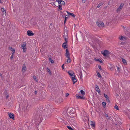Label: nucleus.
I'll list each match as a JSON object with an SVG mask.
<instances>
[{
    "mask_svg": "<svg viewBox=\"0 0 130 130\" xmlns=\"http://www.w3.org/2000/svg\"><path fill=\"white\" fill-rule=\"evenodd\" d=\"M83 121L86 124V123H88V125H89V120L88 118V116L86 114L84 115V117L83 118Z\"/></svg>",
    "mask_w": 130,
    "mask_h": 130,
    "instance_id": "1",
    "label": "nucleus"
},
{
    "mask_svg": "<svg viewBox=\"0 0 130 130\" xmlns=\"http://www.w3.org/2000/svg\"><path fill=\"white\" fill-rule=\"evenodd\" d=\"M101 53L104 56H107L108 57L109 55L110 54V52L107 50H105L104 51H102Z\"/></svg>",
    "mask_w": 130,
    "mask_h": 130,
    "instance_id": "2",
    "label": "nucleus"
},
{
    "mask_svg": "<svg viewBox=\"0 0 130 130\" xmlns=\"http://www.w3.org/2000/svg\"><path fill=\"white\" fill-rule=\"evenodd\" d=\"M70 110L69 109H68L67 110V113L68 116L69 117L72 118L73 119H74L73 117L74 114L73 113L70 112Z\"/></svg>",
    "mask_w": 130,
    "mask_h": 130,
    "instance_id": "3",
    "label": "nucleus"
},
{
    "mask_svg": "<svg viewBox=\"0 0 130 130\" xmlns=\"http://www.w3.org/2000/svg\"><path fill=\"white\" fill-rule=\"evenodd\" d=\"M23 43V44L21 45V46L23 49V52H25L26 51V43L25 42H24Z\"/></svg>",
    "mask_w": 130,
    "mask_h": 130,
    "instance_id": "4",
    "label": "nucleus"
},
{
    "mask_svg": "<svg viewBox=\"0 0 130 130\" xmlns=\"http://www.w3.org/2000/svg\"><path fill=\"white\" fill-rule=\"evenodd\" d=\"M96 24L99 27H101L104 26V24L103 22H97Z\"/></svg>",
    "mask_w": 130,
    "mask_h": 130,
    "instance_id": "5",
    "label": "nucleus"
},
{
    "mask_svg": "<svg viewBox=\"0 0 130 130\" xmlns=\"http://www.w3.org/2000/svg\"><path fill=\"white\" fill-rule=\"evenodd\" d=\"M8 115L10 118L12 119L13 120H14V115L12 113H8Z\"/></svg>",
    "mask_w": 130,
    "mask_h": 130,
    "instance_id": "6",
    "label": "nucleus"
},
{
    "mask_svg": "<svg viewBox=\"0 0 130 130\" xmlns=\"http://www.w3.org/2000/svg\"><path fill=\"white\" fill-rule=\"evenodd\" d=\"M76 98L78 99H85V97L83 95L82 96H81L78 94H76Z\"/></svg>",
    "mask_w": 130,
    "mask_h": 130,
    "instance_id": "7",
    "label": "nucleus"
},
{
    "mask_svg": "<svg viewBox=\"0 0 130 130\" xmlns=\"http://www.w3.org/2000/svg\"><path fill=\"white\" fill-rule=\"evenodd\" d=\"M124 5V4L123 3H121L119 7L117 9V11H120L121 9L123 7Z\"/></svg>",
    "mask_w": 130,
    "mask_h": 130,
    "instance_id": "8",
    "label": "nucleus"
},
{
    "mask_svg": "<svg viewBox=\"0 0 130 130\" xmlns=\"http://www.w3.org/2000/svg\"><path fill=\"white\" fill-rule=\"evenodd\" d=\"M22 71L23 73L26 70L27 68L25 64H23L22 67Z\"/></svg>",
    "mask_w": 130,
    "mask_h": 130,
    "instance_id": "9",
    "label": "nucleus"
},
{
    "mask_svg": "<svg viewBox=\"0 0 130 130\" xmlns=\"http://www.w3.org/2000/svg\"><path fill=\"white\" fill-rule=\"evenodd\" d=\"M27 35L28 36H32L34 35V33L31 30H28L27 31Z\"/></svg>",
    "mask_w": 130,
    "mask_h": 130,
    "instance_id": "10",
    "label": "nucleus"
},
{
    "mask_svg": "<svg viewBox=\"0 0 130 130\" xmlns=\"http://www.w3.org/2000/svg\"><path fill=\"white\" fill-rule=\"evenodd\" d=\"M46 116L47 117L50 118L51 116V113L50 111L48 110V112L46 114Z\"/></svg>",
    "mask_w": 130,
    "mask_h": 130,
    "instance_id": "11",
    "label": "nucleus"
},
{
    "mask_svg": "<svg viewBox=\"0 0 130 130\" xmlns=\"http://www.w3.org/2000/svg\"><path fill=\"white\" fill-rule=\"evenodd\" d=\"M73 76H72L71 77V79L73 82V84H74L76 82H77L76 79L75 78V75H73Z\"/></svg>",
    "mask_w": 130,
    "mask_h": 130,
    "instance_id": "12",
    "label": "nucleus"
},
{
    "mask_svg": "<svg viewBox=\"0 0 130 130\" xmlns=\"http://www.w3.org/2000/svg\"><path fill=\"white\" fill-rule=\"evenodd\" d=\"M66 53L65 56L66 57H70V55L68 50L67 48L66 49Z\"/></svg>",
    "mask_w": 130,
    "mask_h": 130,
    "instance_id": "13",
    "label": "nucleus"
},
{
    "mask_svg": "<svg viewBox=\"0 0 130 130\" xmlns=\"http://www.w3.org/2000/svg\"><path fill=\"white\" fill-rule=\"evenodd\" d=\"M68 73L70 76L72 77L73 76V75L75 74L74 73L71 71H69L68 72Z\"/></svg>",
    "mask_w": 130,
    "mask_h": 130,
    "instance_id": "14",
    "label": "nucleus"
},
{
    "mask_svg": "<svg viewBox=\"0 0 130 130\" xmlns=\"http://www.w3.org/2000/svg\"><path fill=\"white\" fill-rule=\"evenodd\" d=\"M66 12L68 13V14L69 15H70L72 16L74 18L75 15L73 13H70L68 11H66Z\"/></svg>",
    "mask_w": 130,
    "mask_h": 130,
    "instance_id": "15",
    "label": "nucleus"
},
{
    "mask_svg": "<svg viewBox=\"0 0 130 130\" xmlns=\"http://www.w3.org/2000/svg\"><path fill=\"white\" fill-rule=\"evenodd\" d=\"M91 124H90L91 125L92 127H93L95 128V122H93L92 121H91Z\"/></svg>",
    "mask_w": 130,
    "mask_h": 130,
    "instance_id": "16",
    "label": "nucleus"
},
{
    "mask_svg": "<svg viewBox=\"0 0 130 130\" xmlns=\"http://www.w3.org/2000/svg\"><path fill=\"white\" fill-rule=\"evenodd\" d=\"M69 15H66L65 16V19L64 21V24H65L66 23V21L67 20V19L69 17Z\"/></svg>",
    "mask_w": 130,
    "mask_h": 130,
    "instance_id": "17",
    "label": "nucleus"
},
{
    "mask_svg": "<svg viewBox=\"0 0 130 130\" xmlns=\"http://www.w3.org/2000/svg\"><path fill=\"white\" fill-rule=\"evenodd\" d=\"M47 70L48 72L50 75H51L52 74V73L50 71V69L48 67L47 68Z\"/></svg>",
    "mask_w": 130,
    "mask_h": 130,
    "instance_id": "18",
    "label": "nucleus"
},
{
    "mask_svg": "<svg viewBox=\"0 0 130 130\" xmlns=\"http://www.w3.org/2000/svg\"><path fill=\"white\" fill-rule=\"evenodd\" d=\"M122 62H123V63L125 65H127V62H126V60H125L124 59L122 58Z\"/></svg>",
    "mask_w": 130,
    "mask_h": 130,
    "instance_id": "19",
    "label": "nucleus"
},
{
    "mask_svg": "<svg viewBox=\"0 0 130 130\" xmlns=\"http://www.w3.org/2000/svg\"><path fill=\"white\" fill-rule=\"evenodd\" d=\"M95 60H96V61H99L100 63H103V61L101 60V59H95Z\"/></svg>",
    "mask_w": 130,
    "mask_h": 130,
    "instance_id": "20",
    "label": "nucleus"
},
{
    "mask_svg": "<svg viewBox=\"0 0 130 130\" xmlns=\"http://www.w3.org/2000/svg\"><path fill=\"white\" fill-rule=\"evenodd\" d=\"M68 58V59L67 60V62L68 63H69L71 61V59L70 57H67Z\"/></svg>",
    "mask_w": 130,
    "mask_h": 130,
    "instance_id": "21",
    "label": "nucleus"
},
{
    "mask_svg": "<svg viewBox=\"0 0 130 130\" xmlns=\"http://www.w3.org/2000/svg\"><path fill=\"white\" fill-rule=\"evenodd\" d=\"M96 73L97 75H98V77L100 78H101V77H102V76L97 71H96Z\"/></svg>",
    "mask_w": 130,
    "mask_h": 130,
    "instance_id": "22",
    "label": "nucleus"
},
{
    "mask_svg": "<svg viewBox=\"0 0 130 130\" xmlns=\"http://www.w3.org/2000/svg\"><path fill=\"white\" fill-rule=\"evenodd\" d=\"M103 3L102 2H101L97 6V7L98 8H99L101 6L103 5Z\"/></svg>",
    "mask_w": 130,
    "mask_h": 130,
    "instance_id": "23",
    "label": "nucleus"
},
{
    "mask_svg": "<svg viewBox=\"0 0 130 130\" xmlns=\"http://www.w3.org/2000/svg\"><path fill=\"white\" fill-rule=\"evenodd\" d=\"M1 10L3 12H4H4H5V15H6V10H5L3 8H1Z\"/></svg>",
    "mask_w": 130,
    "mask_h": 130,
    "instance_id": "24",
    "label": "nucleus"
},
{
    "mask_svg": "<svg viewBox=\"0 0 130 130\" xmlns=\"http://www.w3.org/2000/svg\"><path fill=\"white\" fill-rule=\"evenodd\" d=\"M9 50H10L12 51H15L14 48H12V47H10L8 48Z\"/></svg>",
    "mask_w": 130,
    "mask_h": 130,
    "instance_id": "25",
    "label": "nucleus"
},
{
    "mask_svg": "<svg viewBox=\"0 0 130 130\" xmlns=\"http://www.w3.org/2000/svg\"><path fill=\"white\" fill-rule=\"evenodd\" d=\"M33 78L37 82H38V81L37 79H36V76L34 75L33 76Z\"/></svg>",
    "mask_w": 130,
    "mask_h": 130,
    "instance_id": "26",
    "label": "nucleus"
},
{
    "mask_svg": "<svg viewBox=\"0 0 130 130\" xmlns=\"http://www.w3.org/2000/svg\"><path fill=\"white\" fill-rule=\"evenodd\" d=\"M81 94L82 95H84L85 94V92L82 90H81L80 91Z\"/></svg>",
    "mask_w": 130,
    "mask_h": 130,
    "instance_id": "27",
    "label": "nucleus"
},
{
    "mask_svg": "<svg viewBox=\"0 0 130 130\" xmlns=\"http://www.w3.org/2000/svg\"><path fill=\"white\" fill-rule=\"evenodd\" d=\"M62 47L64 49H65L67 48V45H64L63 44H62Z\"/></svg>",
    "mask_w": 130,
    "mask_h": 130,
    "instance_id": "28",
    "label": "nucleus"
},
{
    "mask_svg": "<svg viewBox=\"0 0 130 130\" xmlns=\"http://www.w3.org/2000/svg\"><path fill=\"white\" fill-rule=\"evenodd\" d=\"M67 127L70 130H74V129L72 128L71 126H67Z\"/></svg>",
    "mask_w": 130,
    "mask_h": 130,
    "instance_id": "29",
    "label": "nucleus"
},
{
    "mask_svg": "<svg viewBox=\"0 0 130 130\" xmlns=\"http://www.w3.org/2000/svg\"><path fill=\"white\" fill-rule=\"evenodd\" d=\"M102 105L105 108L106 107V103L105 102H102Z\"/></svg>",
    "mask_w": 130,
    "mask_h": 130,
    "instance_id": "30",
    "label": "nucleus"
},
{
    "mask_svg": "<svg viewBox=\"0 0 130 130\" xmlns=\"http://www.w3.org/2000/svg\"><path fill=\"white\" fill-rule=\"evenodd\" d=\"M61 5H65V3L64 1H63L62 0H61Z\"/></svg>",
    "mask_w": 130,
    "mask_h": 130,
    "instance_id": "31",
    "label": "nucleus"
},
{
    "mask_svg": "<svg viewBox=\"0 0 130 130\" xmlns=\"http://www.w3.org/2000/svg\"><path fill=\"white\" fill-rule=\"evenodd\" d=\"M56 0V1L57 2H58V4H60V5H61V0Z\"/></svg>",
    "mask_w": 130,
    "mask_h": 130,
    "instance_id": "32",
    "label": "nucleus"
},
{
    "mask_svg": "<svg viewBox=\"0 0 130 130\" xmlns=\"http://www.w3.org/2000/svg\"><path fill=\"white\" fill-rule=\"evenodd\" d=\"M96 86V91L97 90H99L100 89L99 88V86L96 84L95 85Z\"/></svg>",
    "mask_w": 130,
    "mask_h": 130,
    "instance_id": "33",
    "label": "nucleus"
},
{
    "mask_svg": "<svg viewBox=\"0 0 130 130\" xmlns=\"http://www.w3.org/2000/svg\"><path fill=\"white\" fill-rule=\"evenodd\" d=\"M125 38V37L123 36H121L120 37V39L121 40H124L123 39Z\"/></svg>",
    "mask_w": 130,
    "mask_h": 130,
    "instance_id": "34",
    "label": "nucleus"
},
{
    "mask_svg": "<svg viewBox=\"0 0 130 130\" xmlns=\"http://www.w3.org/2000/svg\"><path fill=\"white\" fill-rule=\"evenodd\" d=\"M115 108L117 110H119V108L117 105H116L115 106H114Z\"/></svg>",
    "mask_w": 130,
    "mask_h": 130,
    "instance_id": "35",
    "label": "nucleus"
},
{
    "mask_svg": "<svg viewBox=\"0 0 130 130\" xmlns=\"http://www.w3.org/2000/svg\"><path fill=\"white\" fill-rule=\"evenodd\" d=\"M58 8L60 10H61L62 9V5H59Z\"/></svg>",
    "mask_w": 130,
    "mask_h": 130,
    "instance_id": "36",
    "label": "nucleus"
},
{
    "mask_svg": "<svg viewBox=\"0 0 130 130\" xmlns=\"http://www.w3.org/2000/svg\"><path fill=\"white\" fill-rule=\"evenodd\" d=\"M49 60L51 62V63H53L54 62V61L52 60V58H49Z\"/></svg>",
    "mask_w": 130,
    "mask_h": 130,
    "instance_id": "37",
    "label": "nucleus"
},
{
    "mask_svg": "<svg viewBox=\"0 0 130 130\" xmlns=\"http://www.w3.org/2000/svg\"><path fill=\"white\" fill-rule=\"evenodd\" d=\"M106 101L108 102L109 103H110V100L109 99V97L107 98H106Z\"/></svg>",
    "mask_w": 130,
    "mask_h": 130,
    "instance_id": "38",
    "label": "nucleus"
},
{
    "mask_svg": "<svg viewBox=\"0 0 130 130\" xmlns=\"http://www.w3.org/2000/svg\"><path fill=\"white\" fill-rule=\"evenodd\" d=\"M52 4L53 6H56V5H55V3L54 2H52Z\"/></svg>",
    "mask_w": 130,
    "mask_h": 130,
    "instance_id": "39",
    "label": "nucleus"
},
{
    "mask_svg": "<svg viewBox=\"0 0 130 130\" xmlns=\"http://www.w3.org/2000/svg\"><path fill=\"white\" fill-rule=\"evenodd\" d=\"M117 70H118V71L119 72L120 71V69L119 68V67H117Z\"/></svg>",
    "mask_w": 130,
    "mask_h": 130,
    "instance_id": "40",
    "label": "nucleus"
},
{
    "mask_svg": "<svg viewBox=\"0 0 130 130\" xmlns=\"http://www.w3.org/2000/svg\"><path fill=\"white\" fill-rule=\"evenodd\" d=\"M106 118H107V119L109 120H110L111 118V117L109 116H108Z\"/></svg>",
    "mask_w": 130,
    "mask_h": 130,
    "instance_id": "41",
    "label": "nucleus"
},
{
    "mask_svg": "<svg viewBox=\"0 0 130 130\" xmlns=\"http://www.w3.org/2000/svg\"><path fill=\"white\" fill-rule=\"evenodd\" d=\"M104 96L106 98H107L108 97L107 94L105 93L104 94Z\"/></svg>",
    "mask_w": 130,
    "mask_h": 130,
    "instance_id": "42",
    "label": "nucleus"
},
{
    "mask_svg": "<svg viewBox=\"0 0 130 130\" xmlns=\"http://www.w3.org/2000/svg\"><path fill=\"white\" fill-rule=\"evenodd\" d=\"M96 91L98 92L99 94L101 95V94L100 93V89L99 90H97Z\"/></svg>",
    "mask_w": 130,
    "mask_h": 130,
    "instance_id": "43",
    "label": "nucleus"
},
{
    "mask_svg": "<svg viewBox=\"0 0 130 130\" xmlns=\"http://www.w3.org/2000/svg\"><path fill=\"white\" fill-rule=\"evenodd\" d=\"M98 67L99 68V69L100 70H102V68H101V65H99L98 66Z\"/></svg>",
    "mask_w": 130,
    "mask_h": 130,
    "instance_id": "44",
    "label": "nucleus"
},
{
    "mask_svg": "<svg viewBox=\"0 0 130 130\" xmlns=\"http://www.w3.org/2000/svg\"><path fill=\"white\" fill-rule=\"evenodd\" d=\"M67 34H66V35H65V34H64V35L63 36V37L64 38L65 37H66V38H67Z\"/></svg>",
    "mask_w": 130,
    "mask_h": 130,
    "instance_id": "45",
    "label": "nucleus"
},
{
    "mask_svg": "<svg viewBox=\"0 0 130 130\" xmlns=\"http://www.w3.org/2000/svg\"><path fill=\"white\" fill-rule=\"evenodd\" d=\"M15 51H12V53H11V54H12L11 55L13 56V55L14 54V53H15Z\"/></svg>",
    "mask_w": 130,
    "mask_h": 130,
    "instance_id": "46",
    "label": "nucleus"
},
{
    "mask_svg": "<svg viewBox=\"0 0 130 130\" xmlns=\"http://www.w3.org/2000/svg\"><path fill=\"white\" fill-rule=\"evenodd\" d=\"M104 116L107 117L108 116L107 114H106V113H105V114L104 115Z\"/></svg>",
    "mask_w": 130,
    "mask_h": 130,
    "instance_id": "47",
    "label": "nucleus"
},
{
    "mask_svg": "<svg viewBox=\"0 0 130 130\" xmlns=\"http://www.w3.org/2000/svg\"><path fill=\"white\" fill-rule=\"evenodd\" d=\"M69 94L68 93H66V94L65 96L66 97H67L68 96V95H69Z\"/></svg>",
    "mask_w": 130,
    "mask_h": 130,
    "instance_id": "48",
    "label": "nucleus"
},
{
    "mask_svg": "<svg viewBox=\"0 0 130 130\" xmlns=\"http://www.w3.org/2000/svg\"><path fill=\"white\" fill-rule=\"evenodd\" d=\"M86 1V0H82V2L83 3H84Z\"/></svg>",
    "mask_w": 130,
    "mask_h": 130,
    "instance_id": "49",
    "label": "nucleus"
},
{
    "mask_svg": "<svg viewBox=\"0 0 130 130\" xmlns=\"http://www.w3.org/2000/svg\"><path fill=\"white\" fill-rule=\"evenodd\" d=\"M67 38H66V37H65L64 38V39L65 40V42H66V41H67Z\"/></svg>",
    "mask_w": 130,
    "mask_h": 130,
    "instance_id": "50",
    "label": "nucleus"
},
{
    "mask_svg": "<svg viewBox=\"0 0 130 130\" xmlns=\"http://www.w3.org/2000/svg\"><path fill=\"white\" fill-rule=\"evenodd\" d=\"M9 97V95H7L6 96V99H7Z\"/></svg>",
    "mask_w": 130,
    "mask_h": 130,
    "instance_id": "51",
    "label": "nucleus"
},
{
    "mask_svg": "<svg viewBox=\"0 0 130 130\" xmlns=\"http://www.w3.org/2000/svg\"><path fill=\"white\" fill-rule=\"evenodd\" d=\"M68 41H66V42H64L63 44H64V45H66V44H67V42Z\"/></svg>",
    "mask_w": 130,
    "mask_h": 130,
    "instance_id": "52",
    "label": "nucleus"
},
{
    "mask_svg": "<svg viewBox=\"0 0 130 130\" xmlns=\"http://www.w3.org/2000/svg\"><path fill=\"white\" fill-rule=\"evenodd\" d=\"M13 56L11 55V56L10 57V58L11 59H13Z\"/></svg>",
    "mask_w": 130,
    "mask_h": 130,
    "instance_id": "53",
    "label": "nucleus"
},
{
    "mask_svg": "<svg viewBox=\"0 0 130 130\" xmlns=\"http://www.w3.org/2000/svg\"><path fill=\"white\" fill-rule=\"evenodd\" d=\"M64 64H63L62 66H61V67L62 68V69H64Z\"/></svg>",
    "mask_w": 130,
    "mask_h": 130,
    "instance_id": "54",
    "label": "nucleus"
},
{
    "mask_svg": "<svg viewBox=\"0 0 130 130\" xmlns=\"http://www.w3.org/2000/svg\"><path fill=\"white\" fill-rule=\"evenodd\" d=\"M65 14H63L62 15V17L63 18H64V17H65Z\"/></svg>",
    "mask_w": 130,
    "mask_h": 130,
    "instance_id": "55",
    "label": "nucleus"
},
{
    "mask_svg": "<svg viewBox=\"0 0 130 130\" xmlns=\"http://www.w3.org/2000/svg\"><path fill=\"white\" fill-rule=\"evenodd\" d=\"M0 76L2 78H3L2 74L1 73H0Z\"/></svg>",
    "mask_w": 130,
    "mask_h": 130,
    "instance_id": "56",
    "label": "nucleus"
},
{
    "mask_svg": "<svg viewBox=\"0 0 130 130\" xmlns=\"http://www.w3.org/2000/svg\"><path fill=\"white\" fill-rule=\"evenodd\" d=\"M35 94H37V91H35Z\"/></svg>",
    "mask_w": 130,
    "mask_h": 130,
    "instance_id": "57",
    "label": "nucleus"
},
{
    "mask_svg": "<svg viewBox=\"0 0 130 130\" xmlns=\"http://www.w3.org/2000/svg\"><path fill=\"white\" fill-rule=\"evenodd\" d=\"M52 23H51L50 24V25H51V26H52Z\"/></svg>",
    "mask_w": 130,
    "mask_h": 130,
    "instance_id": "58",
    "label": "nucleus"
},
{
    "mask_svg": "<svg viewBox=\"0 0 130 130\" xmlns=\"http://www.w3.org/2000/svg\"><path fill=\"white\" fill-rule=\"evenodd\" d=\"M2 3L1 1V0H0V3Z\"/></svg>",
    "mask_w": 130,
    "mask_h": 130,
    "instance_id": "59",
    "label": "nucleus"
},
{
    "mask_svg": "<svg viewBox=\"0 0 130 130\" xmlns=\"http://www.w3.org/2000/svg\"><path fill=\"white\" fill-rule=\"evenodd\" d=\"M66 121H64V123H65H65H66Z\"/></svg>",
    "mask_w": 130,
    "mask_h": 130,
    "instance_id": "60",
    "label": "nucleus"
},
{
    "mask_svg": "<svg viewBox=\"0 0 130 130\" xmlns=\"http://www.w3.org/2000/svg\"><path fill=\"white\" fill-rule=\"evenodd\" d=\"M123 27V28H125V27L124 26H122Z\"/></svg>",
    "mask_w": 130,
    "mask_h": 130,
    "instance_id": "61",
    "label": "nucleus"
},
{
    "mask_svg": "<svg viewBox=\"0 0 130 130\" xmlns=\"http://www.w3.org/2000/svg\"><path fill=\"white\" fill-rule=\"evenodd\" d=\"M61 13H63V12H61Z\"/></svg>",
    "mask_w": 130,
    "mask_h": 130,
    "instance_id": "62",
    "label": "nucleus"
},
{
    "mask_svg": "<svg viewBox=\"0 0 130 130\" xmlns=\"http://www.w3.org/2000/svg\"><path fill=\"white\" fill-rule=\"evenodd\" d=\"M105 130H107V129H105Z\"/></svg>",
    "mask_w": 130,
    "mask_h": 130,
    "instance_id": "63",
    "label": "nucleus"
},
{
    "mask_svg": "<svg viewBox=\"0 0 130 130\" xmlns=\"http://www.w3.org/2000/svg\"><path fill=\"white\" fill-rule=\"evenodd\" d=\"M72 120H74L73 119H72Z\"/></svg>",
    "mask_w": 130,
    "mask_h": 130,
    "instance_id": "64",
    "label": "nucleus"
}]
</instances>
